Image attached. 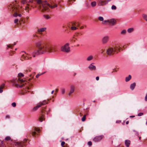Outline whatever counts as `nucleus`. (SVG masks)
<instances>
[{"mask_svg":"<svg viewBox=\"0 0 147 147\" xmlns=\"http://www.w3.org/2000/svg\"><path fill=\"white\" fill-rule=\"evenodd\" d=\"M36 46L38 50L35 51L32 54L34 57L39 54L56 52L57 51L55 47L49 43H42V42L38 41L36 43Z\"/></svg>","mask_w":147,"mask_h":147,"instance_id":"f257e3e1","label":"nucleus"},{"mask_svg":"<svg viewBox=\"0 0 147 147\" xmlns=\"http://www.w3.org/2000/svg\"><path fill=\"white\" fill-rule=\"evenodd\" d=\"M37 2L40 9L43 11L47 10L48 11L49 10V7L53 9L57 6V4H55L53 5H51L47 2V1H42L41 0H37Z\"/></svg>","mask_w":147,"mask_h":147,"instance_id":"f03ea898","label":"nucleus"},{"mask_svg":"<svg viewBox=\"0 0 147 147\" xmlns=\"http://www.w3.org/2000/svg\"><path fill=\"white\" fill-rule=\"evenodd\" d=\"M25 80H24L23 79H21L20 78H18V79L14 80H13V83L14 84L15 86L17 87V88H22L23 85H19L18 83L20 82V83H24Z\"/></svg>","mask_w":147,"mask_h":147,"instance_id":"7ed1b4c3","label":"nucleus"},{"mask_svg":"<svg viewBox=\"0 0 147 147\" xmlns=\"http://www.w3.org/2000/svg\"><path fill=\"white\" fill-rule=\"evenodd\" d=\"M69 44L67 43L63 46L61 47V51L64 53H69L70 51V47L69 46Z\"/></svg>","mask_w":147,"mask_h":147,"instance_id":"20e7f679","label":"nucleus"},{"mask_svg":"<svg viewBox=\"0 0 147 147\" xmlns=\"http://www.w3.org/2000/svg\"><path fill=\"white\" fill-rule=\"evenodd\" d=\"M22 7L20 6L18 7V8L16 7L14 8L15 9L16 11V12L14 13L13 16L14 17H17L19 16L20 17L22 16V15L21 14H18V12H21L22 11Z\"/></svg>","mask_w":147,"mask_h":147,"instance_id":"39448f33","label":"nucleus"},{"mask_svg":"<svg viewBox=\"0 0 147 147\" xmlns=\"http://www.w3.org/2000/svg\"><path fill=\"white\" fill-rule=\"evenodd\" d=\"M116 23V21L114 19H111L108 20H104L102 22L103 24L105 23H109V24L112 26L114 25Z\"/></svg>","mask_w":147,"mask_h":147,"instance_id":"423d86ee","label":"nucleus"},{"mask_svg":"<svg viewBox=\"0 0 147 147\" xmlns=\"http://www.w3.org/2000/svg\"><path fill=\"white\" fill-rule=\"evenodd\" d=\"M115 53L113 47H110L107 49L106 53L109 56H111L113 55Z\"/></svg>","mask_w":147,"mask_h":147,"instance_id":"0eeeda50","label":"nucleus"},{"mask_svg":"<svg viewBox=\"0 0 147 147\" xmlns=\"http://www.w3.org/2000/svg\"><path fill=\"white\" fill-rule=\"evenodd\" d=\"M15 145L18 147H26L27 144L26 142H17L15 143Z\"/></svg>","mask_w":147,"mask_h":147,"instance_id":"6e6552de","label":"nucleus"},{"mask_svg":"<svg viewBox=\"0 0 147 147\" xmlns=\"http://www.w3.org/2000/svg\"><path fill=\"white\" fill-rule=\"evenodd\" d=\"M103 137L104 136L102 135L97 136L93 138V140L95 142H99L101 140Z\"/></svg>","mask_w":147,"mask_h":147,"instance_id":"1a4fd4ad","label":"nucleus"},{"mask_svg":"<svg viewBox=\"0 0 147 147\" xmlns=\"http://www.w3.org/2000/svg\"><path fill=\"white\" fill-rule=\"evenodd\" d=\"M109 39V37L108 36H105L102 39V42L103 44H106L108 41Z\"/></svg>","mask_w":147,"mask_h":147,"instance_id":"9d476101","label":"nucleus"},{"mask_svg":"<svg viewBox=\"0 0 147 147\" xmlns=\"http://www.w3.org/2000/svg\"><path fill=\"white\" fill-rule=\"evenodd\" d=\"M75 87L74 85H71L70 86L69 92L68 93V95L70 96L71 94L74 92L75 91Z\"/></svg>","mask_w":147,"mask_h":147,"instance_id":"9b49d317","label":"nucleus"},{"mask_svg":"<svg viewBox=\"0 0 147 147\" xmlns=\"http://www.w3.org/2000/svg\"><path fill=\"white\" fill-rule=\"evenodd\" d=\"M94 64V63H92L89 65L88 68L90 70H96V67L93 65Z\"/></svg>","mask_w":147,"mask_h":147,"instance_id":"f8f14e48","label":"nucleus"},{"mask_svg":"<svg viewBox=\"0 0 147 147\" xmlns=\"http://www.w3.org/2000/svg\"><path fill=\"white\" fill-rule=\"evenodd\" d=\"M98 2L99 3L100 5L103 6L107 4L105 1H103L102 0H98Z\"/></svg>","mask_w":147,"mask_h":147,"instance_id":"ddd939ff","label":"nucleus"},{"mask_svg":"<svg viewBox=\"0 0 147 147\" xmlns=\"http://www.w3.org/2000/svg\"><path fill=\"white\" fill-rule=\"evenodd\" d=\"M119 47L120 46L118 44L116 45H115L113 49L115 51V52H117V51H119V50H120Z\"/></svg>","mask_w":147,"mask_h":147,"instance_id":"4468645a","label":"nucleus"},{"mask_svg":"<svg viewBox=\"0 0 147 147\" xmlns=\"http://www.w3.org/2000/svg\"><path fill=\"white\" fill-rule=\"evenodd\" d=\"M39 105H40V107L42 106L45 105L46 104H48V102L46 100H44L42 102H40L38 103Z\"/></svg>","mask_w":147,"mask_h":147,"instance_id":"2eb2a0df","label":"nucleus"},{"mask_svg":"<svg viewBox=\"0 0 147 147\" xmlns=\"http://www.w3.org/2000/svg\"><path fill=\"white\" fill-rule=\"evenodd\" d=\"M46 29V28H43L38 29L37 30V32L39 33L40 32H44Z\"/></svg>","mask_w":147,"mask_h":147,"instance_id":"dca6fc26","label":"nucleus"},{"mask_svg":"<svg viewBox=\"0 0 147 147\" xmlns=\"http://www.w3.org/2000/svg\"><path fill=\"white\" fill-rule=\"evenodd\" d=\"M39 131H40V129H39L37 128H35L34 129V131H33L32 132V135L33 136L35 134H36V132H35V131H37V132H38Z\"/></svg>","mask_w":147,"mask_h":147,"instance_id":"f3484780","label":"nucleus"},{"mask_svg":"<svg viewBox=\"0 0 147 147\" xmlns=\"http://www.w3.org/2000/svg\"><path fill=\"white\" fill-rule=\"evenodd\" d=\"M130 144V141L129 140H126L125 141V144L126 146L127 147L129 146V145Z\"/></svg>","mask_w":147,"mask_h":147,"instance_id":"a211bd4d","label":"nucleus"},{"mask_svg":"<svg viewBox=\"0 0 147 147\" xmlns=\"http://www.w3.org/2000/svg\"><path fill=\"white\" fill-rule=\"evenodd\" d=\"M22 59H24L25 60H28L31 58L32 57H30L27 56L26 55H23L22 56Z\"/></svg>","mask_w":147,"mask_h":147,"instance_id":"6ab92c4d","label":"nucleus"},{"mask_svg":"<svg viewBox=\"0 0 147 147\" xmlns=\"http://www.w3.org/2000/svg\"><path fill=\"white\" fill-rule=\"evenodd\" d=\"M93 59V57L92 55H90L88 56L86 59V60L87 61H90L92 60Z\"/></svg>","mask_w":147,"mask_h":147,"instance_id":"aec40b11","label":"nucleus"},{"mask_svg":"<svg viewBox=\"0 0 147 147\" xmlns=\"http://www.w3.org/2000/svg\"><path fill=\"white\" fill-rule=\"evenodd\" d=\"M39 121L40 122H42L43 121L45 120V118L44 116L43 115H41L39 119Z\"/></svg>","mask_w":147,"mask_h":147,"instance_id":"412c9836","label":"nucleus"},{"mask_svg":"<svg viewBox=\"0 0 147 147\" xmlns=\"http://www.w3.org/2000/svg\"><path fill=\"white\" fill-rule=\"evenodd\" d=\"M136 85V83L134 82L131 84L130 86V88L132 90H133L134 89Z\"/></svg>","mask_w":147,"mask_h":147,"instance_id":"4be33fe9","label":"nucleus"},{"mask_svg":"<svg viewBox=\"0 0 147 147\" xmlns=\"http://www.w3.org/2000/svg\"><path fill=\"white\" fill-rule=\"evenodd\" d=\"M40 107V105L38 103L36 106L34 107L33 109V111H35L36 110L39 108Z\"/></svg>","mask_w":147,"mask_h":147,"instance_id":"5701e85b","label":"nucleus"},{"mask_svg":"<svg viewBox=\"0 0 147 147\" xmlns=\"http://www.w3.org/2000/svg\"><path fill=\"white\" fill-rule=\"evenodd\" d=\"M131 76L130 75H129L128 77H126L125 81L126 82H127L129 81L130 80H131Z\"/></svg>","mask_w":147,"mask_h":147,"instance_id":"b1692460","label":"nucleus"},{"mask_svg":"<svg viewBox=\"0 0 147 147\" xmlns=\"http://www.w3.org/2000/svg\"><path fill=\"white\" fill-rule=\"evenodd\" d=\"M134 29L133 28H130L128 29L127 31L129 33H131L134 31Z\"/></svg>","mask_w":147,"mask_h":147,"instance_id":"393cba45","label":"nucleus"},{"mask_svg":"<svg viewBox=\"0 0 147 147\" xmlns=\"http://www.w3.org/2000/svg\"><path fill=\"white\" fill-rule=\"evenodd\" d=\"M143 18L147 22V15L144 14L142 15Z\"/></svg>","mask_w":147,"mask_h":147,"instance_id":"a878e982","label":"nucleus"},{"mask_svg":"<svg viewBox=\"0 0 147 147\" xmlns=\"http://www.w3.org/2000/svg\"><path fill=\"white\" fill-rule=\"evenodd\" d=\"M96 2L93 1L91 3V5L92 7H94L96 6Z\"/></svg>","mask_w":147,"mask_h":147,"instance_id":"bb28decb","label":"nucleus"},{"mask_svg":"<svg viewBox=\"0 0 147 147\" xmlns=\"http://www.w3.org/2000/svg\"><path fill=\"white\" fill-rule=\"evenodd\" d=\"M44 17L47 20L49 19L50 18V17L48 15H44Z\"/></svg>","mask_w":147,"mask_h":147,"instance_id":"cd10ccee","label":"nucleus"},{"mask_svg":"<svg viewBox=\"0 0 147 147\" xmlns=\"http://www.w3.org/2000/svg\"><path fill=\"white\" fill-rule=\"evenodd\" d=\"M45 73V72H43V73H40V74H38L36 76V78H38L39 76L43 74H44V73Z\"/></svg>","mask_w":147,"mask_h":147,"instance_id":"c85d7f7f","label":"nucleus"},{"mask_svg":"<svg viewBox=\"0 0 147 147\" xmlns=\"http://www.w3.org/2000/svg\"><path fill=\"white\" fill-rule=\"evenodd\" d=\"M11 139V137L9 136H7L5 138V140L6 141H9Z\"/></svg>","mask_w":147,"mask_h":147,"instance_id":"c756f323","label":"nucleus"},{"mask_svg":"<svg viewBox=\"0 0 147 147\" xmlns=\"http://www.w3.org/2000/svg\"><path fill=\"white\" fill-rule=\"evenodd\" d=\"M98 20L101 21H102L104 20V19L103 17L101 16H99L98 18Z\"/></svg>","mask_w":147,"mask_h":147,"instance_id":"7c9ffc66","label":"nucleus"},{"mask_svg":"<svg viewBox=\"0 0 147 147\" xmlns=\"http://www.w3.org/2000/svg\"><path fill=\"white\" fill-rule=\"evenodd\" d=\"M126 31L125 30H123L121 32V34L124 35L126 34Z\"/></svg>","mask_w":147,"mask_h":147,"instance_id":"2f4dec72","label":"nucleus"},{"mask_svg":"<svg viewBox=\"0 0 147 147\" xmlns=\"http://www.w3.org/2000/svg\"><path fill=\"white\" fill-rule=\"evenodd\" d=\"M77 40V39L76 38H73V37L71 39V40L72 42H76V40Z\"/></svg>","mask_w":147,"mask_h":147,"instance_id":"473e14b6","label":"nucleus"},{"mask_svg":"<svg viewBox=\"0 0 147 147\" xmlns=\"http://www.w3.org/2000/svg\"><path fill=\"white\" fill-rule=\"evenodd\" d=\"M86 115H84V116L82 117V121H84L85 120H86Z\"/></svg>","mask_w":147,"mask_h":147,"instance_id":"72a5a7b5","label":"nucleus"},{"mask_svg":"<svg viewBox=\"0 0 147 147\" xmlns=\"http://www.w3.org/2000/svg\"><path fill=\"white\" fill-rule=\"evenodd\" d=\"M71 29L72 30H74L77 29L76 27L75 26H74L71 27Z\"/></svg>","mask_w":147,"mask_h":147,"instance_id":"f704fd0d","label":"nucleus"},{"mask_svg":"<svg viewBox=\"0 0 147 147\" xmlns=\"http://www.w3.org/2000/svg\"><path fill=\"white\" fill-rule=\"evenodd\" d=\"M116 6L115 5H113L111 7V9H114L115 10L116 9Z\"/></svg>","mask_w":147,"mask_h":147,"instance_id":"c9c22d12","label":"nucleus"},{"mask_svg":"<svg viewBox=\"0 0 147 147\" xmlns=\"http://www.w3.org/2000/svg\"><path fill=\"white\" fill-rule=\"evenodd\" d=\"M18 76L19 77H23L24 75L22 73H20L18 74Z\"/></svg>","mask_w":147,"mask_h":147,"instance_id":"e433bc0d","label":"nucleus"},{"mask_svg":"<svg viewBox=\"0 0 147 147\" xmlns=\"http://www.w3.org/2000/svg\"><path fill=\"white\" fill-rule=\"evenodd\" d=\"M25 10L27 12H28L29 10V8L28 6H26L25 8Z\"/></svg>","mask_w":147,"mask_h":147,"instance_id":"4c0bfd02","label":"nucleus"},{"mask_svg":"<svg viewBox=\"0 0 147 147\" xmlns=\"http://www.w3.org/2000/svg\"><path fill=\"white\" fill-rule=\"evenodd\" d=\"M11 105L13 107H15L16 106V104L15 102H13L11 104Z\"/></svg>","mask_w":147,"mask_h":147,"instance_id":"58836bf2","label":"nucleus"},{"mask_svg":"<svg viewBox=\"0 0 147 147\" xmlns=\"http://www.w3.org/2000/svg\"><path fill=\"white\" fill-rule=\"evenodd\" d=\"M65 92V90L64 89H62L61 90V93L62 94H64Z\"/></svg>","mask_w":147,"mask_h":147,"instance_id":"ea45409f","label":"nucleus"},{"mask_svg":"<svg viewBox=\"0 0 147 147\" xmlns=\"http://www.w3.org/2000/svg\"><path fill=\"white\" fill-rule=\"evenodd\" d=\"M19 21V20L18 19H16L14 21V23L15 24L17 23Z\"/></svg>","mask_w":147,"mask_h":147,"instance_id":"a19ab883","label":"nucleus"},{"mask_svg":"<svg viewBox=\"0 0 147 147\" xmlns=\"http://www.w3.org/2000/svg\"><path fill=\"white\" fill-rule=\"evenodd\" d=\"M4 85H5L4 84H2L0 86V89H3L4 88Z\"/></svg>","mask_w":147,"mask_h":147,"instance_id":"79ce46f5","label":"nucleus"},{"mask_svg":"<svg viewBox=\"0 0 147 147\" xmlns=\"http://www.w3.org/2000/svg\"><path fill=\"white\" fill-rule=\"evenodd\" d=\"M88 145L89 146H91L92 145V142L91 141H89L88 143Z\"/></svg>","mask_w":147,"mask_h":147,"instance_id":"37998d69","label":"nucleus"},{"mask_svg":"<svg viewBox=\"0 0 147 147\" xmlns=\"http://www.w3.org/2000/svg\"><path fill=\"white\" fill-rule=\"evenodd\" d=\"M79 34L78 33H77L76 34V35H74L73 36V38H75L76 37H77L78 36V34Z\"/></svg>","mask_w":147,"mask_h":147,"instance_id":"c03bdc74","label":"nucleus"},{"mask_svg":"<svg viewBox=\"0 0 147 147\" xmlns=\"http://www.w3.org/2000/svg\"><path fill=\"white\" fill-rule=\"evenodd\" d=\"M143 114V113H140L138 114V115L139 116H141Z\"/></svg>","mask_w":147,"mask_h":147,"instance_id":"a18cd8bd","label":"nucleus"},{"mask_svg":"<svg viewBox=\"0 0 147 147\" xmlns=\"http://www.w3.org/2000/svg\"><path fill=\"white\" fill-rule=\"evenodd\" d=\"M75 26L77 27L79 26V23H76L75 24Z\"/></svg>","mask_w":147,"mask_h":147,"instance_id":"49530a36","label":"nucleus"},{"mask_svg":"<svg viewBox=\"0 0 147 147\" xmlns=\"http://www.w3.org/2000/svg\"><path fill=\"white\" fill-rule=\"evenodd\" d=\"M5 118L6 119H9L10 118V116L9 115H7L6 116Z\"/></svg>","mask_w":147,"mask_h":147,"instance_id":"de8ad7c7","label":"nucleus"},{"mask_svg":"<svg viewBox=\"0 0 147 147\" xmlns=\"http://www.w3.org/2000/svg\"><path fill=\"white\" fill-rule=\"evenodd\" d=\"M65 143L63 141L61 143V145L62 146H63L65 144Z\"/></svg>","mask_w":147,"mask_h":147,"instance_id":"09e8293b","label":"nucleus"},{"mask_svg":"<svg viewBox=\"0 0 147 147\" xmlns=\"http://www.w3.org/2000/svg\"><path fill=\"white\" fill-rule=\"evenodd\" d=\"M22 3L23 4H25L26 3V1L24 0H22Z\"/></svg>","mask_w":147,"mask_h":147,"instance_id":"8fccbe9b","label":"nucleus"},{"mask_svg":"<svg viewBox=\"0 0 147 147\" xmlns=\"http://www.w3.org/2000/svg\"><path fill=\"white\" fill-rule=\"evenodd\" d=\"M111 0H105L106 1V3H107V4L108 3L111 1Z\"/></svg>","mask_w":147,"mask_h":147,"instance_id":"3c124183","label":"nucleus"},{"mask_svg":"<svg viewBox=\"0 0 147 147\" xmlns=\"http://www.w3.org/2000/svg\"><path fill=\"white\" fill-rule=\"evenodd\" d=\"M96 80L98 81L99 80V77L98 76H97L96 77Z\"/></svg>","mask_w":147,"mask_h":147,"instance_id":"603ef678","label":"nucleus"},{"mask_svg":"<svg viewBox=\"0 0 147 147\" xmlns=\"http://www.w3.org/2000/svg\"><path fill=\"white\" fill-rule=\"evenodd\" d=\"M7 46L9 48H11V45H7Z\"/></svg>","mask_w":147,"mask_h":147,"instance_id":"864d4df0","label":"nucleus"},{"mask_svg":"<svg viewBox=\"0 0 147 147\" xmlns=\"http://www.w3.org/2000/svg\"><path fill=\"white\" fill-rule=\"evenodd\" d=\"M3 90L2 89H0V93H1L3 92Z\"/></svg>","mask_w":147,"mask_h":147,"instance_id":"5fc2aeb1","label":"nucleus"},{"mask_svg":"<svg viewBox=\"0 0 147 147\" xmlns=\"http://www.w3.org/2000/svg\"><path fill=\"white\" fill-rule=\"evenodd\" d=\"M135 117L134 115H132L130 116V117Z\"/></svg>","mask_w":147,"mask_h":147,"instance_id":"6e6d98bb","label":"nucleus"},{"mask_svg":"<svg viewBox=\"0 0 147 147\" xmlns=\"http://www.w3.org/2000/svg\"><path fill=\"white\" fill-rule=\"evenodd\" d=\"M129 121H127L126 122V124H128L129 123Z\"/></svg>","mask_w":147,"mask_h":147,"instance_id":"4d7b16f0","label":"nucleus"},{"mask_svg":"<svg viewBox=\"0 0 147 147\" xmlns=\"http://www.w3.org/2000/svg\"><path fill=\"white\" fill-rule=\"evenodd\" d=\"M27 139H24V141H25V142H26V141H27Z\"/></svg>","mask_w":147,"mask_h":147,"instance_id":"13d9d810","label":"nucleus"},{"mask_svg":"<svg viewBox=\"0 0 147 147\" xmlns=\"http://www.w3.org/2000/svg\"><path fill=\"white\" fill-rule=\"evenodd\" d=\"M54 92V90L52 91L51 92V94H53V93Z\"/></svg>","mask_w":147,"mask_h":147,"instance_id":"bf43d9fd","label":"nucleus"},{"mask_svg":"<svg viewBox=\"0 0 147 147\" xmlns=\"http://www.w3.org/2000/svg\"><path fill=\"white\" fill-rule=\"evenodd\" d=\"M84 27L83 26H82L81 27H80V29H82Z\"/></svg>","mask_w":147,"mask_h":147,"instance_id":"052dcab7","label":"nucleus"},{"mask_svg":"<svg viewBox=\"0 0 147 147\" xmlns=\"http://www.w3.org/2000/svg\"><path fill=\"white\" fill-rule=\"evenodd\" d=\"M58 91V89H56V92H57Z\"/></svg>","mask_w":147,"mask_h":147,"instance_id":"680f3d73","label":"nucleus"},{"mask_svg":"<svg viewBox=\"0 0 147 147\" xmlns=\"http://www.w3.org/2000/svg\"><path fill=\"white\" fill-rule=\"evenodd\" d=\"M30 78H29V79H28V81H30Z\"/></svg>","mask_w":147,"mask_h":147,"instance_id":"e2e57ef3","label":"nucleus"},{"mask_svg":"<svg viewBox=\"0 0 147 147\" xmlns=\"http://www.w3.org/2000/svg\"><path fill=\"white\" fill-rule=\"evenodd\" d=\"M139 140H140L141 139V137H139Z\"/></svg>","mask_w":147,"mask_h":147,"instance_id":"0e129e2a","label":"nucleus"},{"mask_svg":"<svg viewBox=\"0 0 147 147\" xmlns=\"http://www.w3.org/2000/svg\"><path fill=\"white\" fill-rule=\"evenodd\" d=\"M16 43H14V44L13 45H16Z\"/></svg>","mask_w":147,"mask_h":147,"instance_id":"69168bd1","label":"nucleus"},{"mask_svg":"<svg viewBox=\"0 0 147 147\" xmlns=\"http://www.w3.org/2000/svg\"><path fill=\"white\" fill-rule=\"evenodd\" d=\"M79 46V45H78H78H77V46L78 47V46Z\"/></svg>","mask_w":147,"mask_h":147,"instance_id":"338daca9","label":"nucleus"},{"mask_svg":"<svg viewBox=\"0 0 147 147\" xmlns=\"http://www.w3.org/2000/svg\"><path fill=\"white\" fill-rule=\"evenodd\" d=\"M95 102V100H94V101H93V102Z\"/></svg>","mask_w":147,"mask_h":147,"instance_id":"774afa93","label":"nucleus"}]
</instances>
